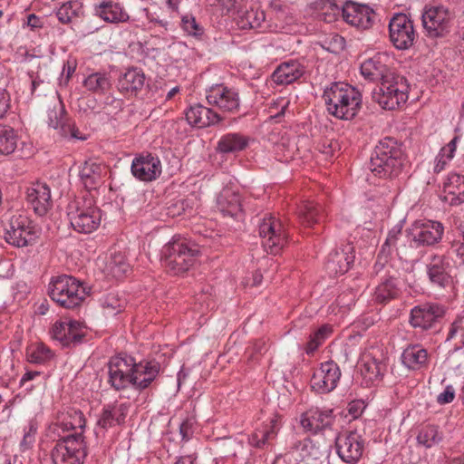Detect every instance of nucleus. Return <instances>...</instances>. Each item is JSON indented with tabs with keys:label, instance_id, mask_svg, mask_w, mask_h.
Returning <instances> with one entry per match:
<instances>
[{
	"label": "nucleus",
	"instance_id": "obj_42",
	"mask_svg": "<svg viewBox=\"0 0 464 464\" xmlns=\"http://www.w3.org/2000/svg\"><path fill=\"white\" fill-rule=\"evenodd\" d=\"M298 218L303 225L312 227L323 219V209L320 205L305 200L299 206Z\"/></svg>",
	"mask_w": 464,
	"mask_h": 464
},
{
	"label": "nucleus",
	"instance_id": "obj_17",
	"mask_svg": "<svg viewBox=\"0 0 464 464\" xmlns=\"http://www.w3.org/2000/svg\"><path fill=\"white\" fill-rule=\"evenodd\" d=\"M206 99L209 105L223 112L237 113L240 108L238 92L224 84H215L207 89Z\"/></svg>",
	"mask_w": 464,
	"mask_h": 464
},
{
	"label": "nucleus",
	"instance_id": "obj_21",
	"mask_svg": "<svg viewBox=\"0 0 464 464\" xmlns=\"http://www.w3.org/2000/svg\"><path fill=\"white\" fill-rule=\"evenodd\" d=\"M85 419L82 411L70 409L61 412L54 422L48 428V435L67 436L70 431L82 432L85 428Z\"/></svg>",
	"mask_w": 464,
	"mask_h": 464
},
{
	"label": "nucleus",
	"instance_id": "obj_19",
	"mask_svg": "<svg viewBox=\"0 0 464 464\" xmlns=\"http://www.w3.org/2000/svg\"><path fill=\"white\" fill-rule=\"evenodd\" d=\"M445 313L444 307L437 303H424L411 308L409 323L413 328L427 331L434 327Z\"/></svg>",
	"mask_w": 464,
	"mask_h": 464
},
{
	"label": "nucleus",
	"instance_id": "obj_46",
	"mask_svg": "<svg viewBox=\"0 0 464 464\" xmlns=\"http://www.w3.org/2000/svg\"><path fill=\"white\" fill-rule=\"evenodd\" d=\"M82 84L89 92L103 93L111 87V80L106 72H96L89 74Z\"/></svg>",
	"mask_w": 464,
	"mask_h": 464
},
{
	"label": "nucleus",
	"instance_id": "obj_10",
	"mask_svg": "<svg viewBox=\"0 0 464 464\" xmlns=\"http://www.w3.org/2000/svg\"><path fill=\"white\" fill-rule=\"evenodd\" d=\"M259 236L265 250L277 255L287 243V233L282 222L272 215H266L258 225Z\"/></svg>",
	"mask_w": 464,
	"mask_h": 464
},
{
	"label": "nucleus",
	"instance_id": "obj_39",
	"mask_svg": "<svg viewBox=\"0 0 464 464\" xmlns=\"http://www.w3.org/2000/svg\"><path fill=\"white\" fill-rule=\"evenodd\" d=\"M145 83V74L141 70L132 68L123 73L119 79V90L128 94H136Z\"/></svg>",
	"mask_w": 464,
	"mask_h": 464
},
{
	"label": "nucleus",
	"instance_id": "obj_29",
	"mask_svg": "<svg viewBox=\"0 0 464 464\" xmlns=\"http://www.w3.org/2000/svg\"><path fill=\"white\" fill-rule=\"evenodd\" d=\"M188 123L192 127L205 128L218 123L222 118L210 108L199 103L190 105L185 111Z\"/></svg>",
	"mask_w": 464,
	"mask_h": 464
},
{
	"label": "nucleus",
	"instance_id": "obj_25",
	"mask_svg": "<svg viewBox=\"0 0 464 464\" xmlns=\"http://www.w3.org/2000/svg\"><path fill=\"white\" fill-rule=\"evenodd\" d=\"M334 415L332 409L311 408L300 416L301 426L309 432L318 431L332 426Z\"/></svg>",
	"mask_w": 464,
	"mask_h": 464
},
{
	"label": "nucleus",
	"instance_id": "obj_8",
	"mask_svg": "<svg viewBox=\"0 0 464 464\" xmlns=\"http://www.w3.org/2000/svg\"><path fill=\"white\" fill-rule=\"evenodd\" d=\"M453 21L454 14L442 5H429L423 8L422 26L430 38L446 36L451 31Z\"/></svg>",
	"mask_w": 464,
	"mask_h": 464
},
{
	"label": "nucleus",
	"instance_id": "obj_31",
	"mask_svg": "<svg viewBox=\"0 0 464 464\" xmlns=\"http://www.w3.org/2000/svg\"><path fill=\"white\" fill-rule=\"evenodd\" d=\"M304 65L297 60L281 63L271 75L272 81L278 85L290 84L303 76Z\"/></svg>",
	"mask_w": 464,
	"mask_h": 464
},
{
	"label": "nucleus",
	"instance_id": "obj_2",
	"mask_svg": "<svg viewBox=\"0 0 464 464\" xmlns=\"http://www.w3.org/2000/svg\"><path fill=\"white\" fill-rule=\"evenodd\" d=\"M199 247L194 242L174 236L161 249V264L173 275H181L196 264L199 256Z\"/></svg>",
	"mask_w": 464,
	"mask_h": 464
},
{
	"label": "nucleus",
	"instance_id": "obj_48",
	"mask_svg": "<svg viewBox=\"0 0 464 464\" xmlns=\"http://www.w3.org/2000/svg\"><path fill=\"white\" fill-rule=\"evenodd\" d=\"M18 142L15 130L8 126L0 124V154L9 155L13 153Z\"/></svg>",
	"mask_w": 464,
	"mask_h": 464
},
{
	"label": "nucleus",
	"instance_id": "obj_27",
	"mask_svg": "<svg viewBox=\"0 0 464 464\" xmlns=\"http://www.w3.org/2000/svg\"><path fill=\"white\" fill-rule=\"evenodd\" d=\"M28 203L39 216H44L53 206L51 189L44 182L33 183L26 192Z\"/></svg>",
	"mask_w": 464,
	"mask_h": 464
},
{
	"label": "nucleus",
	"instance_id": "obj_3",
	"mask_svg": "<svg viewBox=\"0 0 464 464\" xmlns=\"http://www.w3.org/2000/svg\"><path fill=\"white\" fill-rule=\"evenodd\" d=\"M402 166V151L397 142L392 138L380 140L371 156L369 169L381 179L392 178L398 175Z\"/></svg>",
	"mask_w": 464,
	"mask_h": 464
},
{
	"label": "nucleus",
	"instance_id": "obj_4",
	"mask_svg": "<svg viewBox=\"0 0 464 464\" xmlns=\"http://www.w3.org/2000/svg\"><path fill=\"white\" fill-rule=\"evenodd\" d=\"M54 446L51 450L53 464H83L87 456V444L82 432H75L67 436L49 435Z\"/></svg>",
	"mask_w": 464,
	"mask_h": 464
},
{
	"label": "nucleus",
	"instance_id": "obj_56",
	"mask_svg": "<svg viewBox=\"0 0 464 464\" xmlns=\"http://www.w3.org/2000/svg\"><path fill=\"white\" fill-rule=\"evenodd\" d=\"M450 246L452 254L464 258V223L459 224L453 229Z\"/></svg>",
	"mask_w": 464,
	"mask_h": 464
},
{
	"label": "nucleus",
	"instance_id": "obj_20",
	"mask_svg": "<svg viewBox=\"0 0 464 464\" xmlns=\"http://www.w3.org/2000/svg\"><path fill=\"white\" fill-rule=\"evenodd\" d=\"M52 339L59 342L63 346L78 343L84 336L82 324L72 319L58 320L50 329Z\"/></svg>",
	"mask_w": 464,
	"mask_h": 464
},
{
	"label": "nucleus",
	"instance_id": "obj_12",
	"mask_svg": "<svg viewBox=\"0 0 464 464\" xmlns=\"http://www.w3.org/2000/svg\"><path fill=\"white\" fill-rule=\"evenodd\" d=\"M108 383L116 391L132 387L134 358L127 354L112 356L108 362Z\"/></svg>",
	"mask_w": 464,
	"mask_h": 464
},
{
	"label": "nucleus",
	"instance_id": "obj_59",
	"mask_svg": "<svg viewBox=\"0 0 464 464\" xmlns=\"http://www.w3.org/2000/svg\"><path fill=\"white\" fill-rule=\"evenodd\" d=\"M453 158L440 149L434 160L433 172L440 173L444 170Z\"/></svg>",
	"mask_w": 464,
	"mask_h": 464
},
{
	"label": "nucleus",
	"instance_id": "obj_9",
	"mask_svg": "<svg viewBox=\"0 0 464 464\" xmlns=\"http://www.w3.org/2000/svg\"><path fill=\"white\" fill-rule=\"evenodd\" d=\"M389 39L397 50H409L417 40L413 21L403 13L394 14L389 21Z\"/></svg>",
	"mask_w": 464,
	"mask_h": 464
},
{
	"label": "nucleus",
	"instance_id": "obj_44",
	"mask_svg": "<svg viewBox=\"0 0 464 464\" xmlns=\"http://www.w3.org/2000/svg\"><path fill=\"white\" fill-rule=\"evenodd\" d=\"M248 144V140L239 133H227L223 135L218 143L222 153H234L243 150Z\"/></svg>",
	"mask_w": 464,
	"mask_h": 464
},
{
	"label": "nucleus",
	"instance_id": "obj_49",
	"mask_svg": "<svg viewBox=\"0 0 464 464\" xmlns=\"http://www.w3.org/2000/svg\"><path fill=\"white\" fill-rule=\"evenodd\" d=\"M355 297L356 295L353 290L343 291L337 296L335 302L329 306L330 313L334 314L340 313L343 315L355 304Z\"/></svg>",
	"mask_w": 464,
	"mask_h": 464
},
{
	"label": "nucleus",
	"instance_id": "obj_40",
	"mask_svg": "<svg viewBox=\"0 0 464 464\" xmlns=\"http://www.w3.org/2000/svg\"><path fill=\"white\" fill-rule=\"evenodd\" d=\"M237 24L243 30L254 29L259 33H264L269 28L266 21L265 12L255 8H251L240 15Z\"/></svg>",
	"mask_w": 464,
	"mask_h": 464
},
{
	"label": "nucleus",
	"instance_id": "obj_43",
	"mask_svg": "<svg viewBox=\"0 0 464 464\" xmlns=\"http://www.w3.org/2000/svg\"><path fill=\"white\" fill-rule=\"evenodd\" d=\"M361 374L367 382L379 381L386 371V364L372 357H365L360 366Z\"/></svg>",
	"mask_w": 464,
	"mask_h": 464
},
{
	"label": "nucleus",
	"instance_id": "obj_11",
	"mask_svg": "<svg viewBox=\"0 0 464 464\" xmlns=\"http://www.w3.org/2000/svg\"><path fill=\"white\" fill-rule=\"evenodd\" d=\"M444 235V226L436 220H417L408 230L411 247L432 246L440 243Z\"/></svg>",
	"mask_w": 464,
	"mask_h": 464
},
{
	"label": "nucleus",
	"instance_id": "obj_24",
	"mask_svg": "<svg viewBox=\"0 0 464 464\" xmlns=\"http://www.w3.org/2000/svg\"><path fill=\"white\" fill-rule=\"evenodd\" d=\"M341 12L343 20L354 27L368 29L373 24V10L366 5L347 2Z\"/></svg>",
	"mask_w": 464,
	"mask_h": 464
},
{
	"label": "nucleus",
	"instance_id": "obj_58",
	"mask_svg": "<svg viewBox=\"0 0 464 464\" xmlns=\"http://www.w3.org/2000/svg\"><path fill=\"white\" fill-rule=\"evenodd\" d=\"M459 337V343L464 347V314H459L451 323L447 341Z\"/></svg>",
	"mask_w": 464,
	"mask_h": 464
},
{
	"label": "nucleus",
	"instance_id": "obj_35",
	"mask_svg": "<svg viewBox=\"0 0 464 464\" xmlns=\"http://www.w3.org/2000/svg\"><path fill=\"white\" fill-rule=\"evenodd\" d=\"M445 201L451 206L464 203V175L450 173L443 185Z\"/></svg>",
	"mask_w": 464,
	"mask_h": 464
},
{
	"label": "nucleus",
	"instance_id": "obj_33",
	"mask_svg": "<svg viewBox=\"0 0 464 464\" xmlns=\"http://www.w3.org/2000/svg\"><path fill=\"white\" fill-rule=\"evenodd\" d=\"M279 430L278 419L271 418L268 422L263 423L249 436L248 442L255 448H264L276 438Z\"/></svg>",
	"mask_w": 464,
	"mask_h": 464
},
{
	"label": "nucleus",
	"instance_id": "obj_34",
	"mask_svg": "<svg viewBox=\"0 0 464 464\" xmlns=\"http://www.w3.org/2000/svg\"><path fill=\"white\" fill-rule=\"evenodd\" d=\"M402 364L412 371H420L428 367V351L420 344H410L402 352Z\"/></svg>",
	"mask_w": 464,
	"mask_h": 464
},
{
	"label": "nucleus",
	"instance_id": "obj_32",
	"mask_svg": "<svg viewBox=\"0 0 464 464\" xmlns=\"http://www.w3.org/2000/svg\"><path fill=\"white\" fill-rule=\"evenodd\" d=\"M218 209L223 216L240 218L242 216L241 197L235 190L225 188L217 198Z\"/></svg>",
	"mask_w": 464,
	"mask_h": 464
},
{
	"label": "nucleus",
	"instance_id": "obj_13",
	"mask_svg": "<svg viewBox=\"0 0 464 464\" xmlns=\"http://www.w3.org/2000/svg\"><path fill=\"white\" fill-rule=\"evenodd\" d=\"M5 240L16 247L28 246L35 238V231L31 219L25 215H13L5 227Z\"/></svg>",
	"mask_w": 464,
	"mask_h": 464
},
{
	"label": "nucleus",
	"instance_id": "obj_55",
	"mask_svg": "<svg viewBox=\"0 0 464 464\" xmlns=\"http://www.w3.org/2000/svg\"><path fill=\"white\" fill-rule=\"evenodd\" d=\"M124 301L118 295L110 293L101 299V305L106 315H116L123 308Z\"/></svg>",
	"mask_w": 464,
	"mask_h": 464
},
{
	"label": "nucleus",
	"instance_id": "obj_23",
	"mask_svg": "<svg viewBox=\"0 0 464 464\" xmlns=\"http://www.w3.org/2000/svg\"><path fill=\"white\" fill-rule=\"evenodd\" d=\"M450 268V266L446 256L431 255L426 264V271L430 282L440 288L450 286L452 283Z\"/></svg>",
	"mask_w": 464,
	"mask_h": 464
},
{
	"label": "nucleus",
	"instance_id": "obj_47",
	"mask_svg": "<svg viewBox=\"0 0 464 464\" xmlns=\"http://www.w3.org/2000/svg\"><path fill=\"white\" fill-rule=\"evenodd\" d=\"M106 271L116 279H121L129 271L130 265L121 253H113L106 264Z\"/></svg>",
	"mask_w": 464,
	"mask_h": 464
},
{
	"label": "nucleus",
	"instance_id": "obj_26",
	"mask_svg": "<svg viewBox=\"0 0 464 464\" xmlns=\"http://www.w3.org/2000/svg\"><path fill=\"white\" fill-rule=\"evenodd\" d=\"M94 15L110 24L127 23L130 15L123 5L113 0H101L93 5Z\"/></svg>",
	"mask_w": 464,
	"mask_h": 464
},
{
	"label": "nucleus",
	"instance_id": "obj_15",
	"mask_svg": "<svg viewBox=\"0 0 464 464\" xmlns=\"http://www.w3.org/2000/svg\"><path fill=\"white\" fill-rule=\"evenodd\" d=\"M341 376V369L335 362H324L314 371L310 380L311 389L319 394L329 393L337 387Z\"/></svg>",
	"mask_w": 464,
	"mask_h": 464
},
{
	"label": "nucleus",
	"instance_id": "obj_7",
	"mask_svg": "<svg viewBox=\"0 0 464 464\" xmlns=\"http://www.w3.org/2000/svg\"><path fill=\"white\" fill-rule=\"evenodd\" d=\"M408 94L409 87L406 81L396 73L392 79L378 84L372 92L373 101L385 110H395L405 104Z\"/></svg>",
	"mask_w": 464,
	"mask_h": 464
},
{
	"label": "nucleus",
	"instance_id": "obj_36",
	"mask_svg": "<svg viewBox=\"0 0 464 464\" xmlns=\"http://www.w3.org/2000/svg\"><path fill=\"white\" fill-rule=\"evenodd\" d=\"M129 408L130 406L127 403H110L105 405L98 420V425L107 430L116 424L122 423L128 414Z\"/></svg>",
	"mask_w": 464,
	"mask_h": 464
},
{
	"label": "nucleus",
	"instance_id": "obj_64",
	"mask_svg": "<svg viewBox=\"0 0 464 464\" xmlns=\"http://www.w3.org/2000/svg\"><path fill=\"white\" fill-rule=\"evenodd\" d=\"M459 141V137L455 136L446 146L442 147L441 150L447 152L450 156L454 157Z\"/></svg>",
	"mask_w": 464,
	"mask_h": 464
},
{
	"label": "nucleus",
	"instance_id": "obj_5",
	"mask_svg": "<svg viewBox=\"0 0 464 464\" xmlns=\"http://www.w3.org/2000/svg\"><path fill=\"white\" fill-rule=\"evenodd\" d=\"M72 227L78 233L91 234L102 222V210L94 204L92 198L76 199L68 206L67 212Z\"/></svg>",
	"mask_w": 464,
	"mask_h": 464
},
{
	"label": "nucleus",
	"instance_id": "obj_53",
	"mask_svg": "<svg viewBox=\"0 0 464 464\" xmlns=\"http://www.w3.org/2000/svg\"><path fill=\"white\" fill-rule=\"evenodd\" d=\"M37 430V421L34 419H31L23 429V438L19 444V449L21 452H25L33 449L35 443Z\"/></svg>",
	"mask_w": 464,
	"mask_h": 464
},
{
	"label": "nucleus",
	"instance_id": "obj_62",
	"mask_svg": "<svg viewBox=\"0 0 464 464\" xmlns=\"http://www.w3.org/2000/svg\"><path fill=\"white\" fill-rule=\"evenodd\" d=\"M455 398L453 386L448 385L445 390L437 396V402L440 405L451 402Z\"/></svg>",
	"mask_w": 464,
	"mask_h": 464
},
{
	"label": "nucleus",
	"instance_id": "obj_45",
	"mask_svg": "<svg viewBox=\"0 0 464 464\" xmlns=\"http://www.w3.org/2000/svg\"><path fill=\"white\" fill-rule=\"evenodd\" d=\"M53 357V351L43 343H32L26 348V359L31 363L45 364Z\"/></svg>",
	"mask_w": 464,
	"mask_h": 464
},
{
	"label": "nucleus",
	"instance_id": "obj_50",
	"mask_svg": "<svg viewBox=\"0 0 464 464\" xmlns=\"http://www.w3.org/2000/svg\"><path fill=\"white\" fill-rule=\"evenodd\" d=\"M295 451L303 460L318 459L323 455L319 446L309 438L298 441L295 445Z\"/></svg>",
	"mask_w": 464,
	"mask_h": 464
},
{
	"label": "nucleus",
	"instance_id": "obj_51",
	"mask_svg": "<svg viewBox=\"0 0 464 464\" xmlns=\"http://www.w3.org/2000/svg\"><path fill=\"white\" fill-rule=\"evenodd\" d=\"M442 440V435L439 428L435 425L424 426L417 436V441L425 448H431L439 444Z\"/></svg>",
	"mask_w": 464,
	"mask_h": 464
},
{
	"label": "nucleus",
	"instance_id": "obj_57",
	"mask_svg": "<svg viewBox=\"0 0 464 464\" xmlns=\"http://www.w3.org/2000/svg\"><path fill=\"white\" fill-rule=\"evenodd\" d=\"M181 27L183 31L195 37H199L203 34L204 29L196 21V18L191 14H185L181 18Z\"/></svg>",
	"mask_w": 464,
	"mask_h": 464
},
{
	"label": "nucleus",
	"instance_id": "obj_18",
	"mask_svg": "<svg viewBox=\"0 0 464 464\" xmlns=\"http://www.w3.org/2000/svg\"><path fill=\"white\" fill-rule=\"evenodd\" d=\"M391 57L388 53H378L361 63L360 72L366 81L382 84L387 79H392L395 73L389 65Z\"/></svg>",
	"mask_w": 464,
	"mask_h": 464
},
{
	"label": "nucleus",
	"instance_id": "obj_28",
	"mask_svg": "<svg viewBox=\"0 0 464 464\" xmlns=\"http://www.w3.org/2000/svg\"><path fill=\"white\" fill-rule=\"evenodd\" d=\"M160 365L156 361L139 362L134 360L132 388L143 391L150 386L160 373Z\"/></svg>",
	"mask_w": 464,
	"mask_h": 464
},
{
	"label": "nucleus",
	"instance_id": "obj_38",
	"mask_svg": "<svg viewBox=\"0 0 464 464\" xmlns=\"http://www.w3.org/2000/svg\"><path fill=\"white\" fill-rule=\"evenodd\" d=\"M55 14L63 24L74 23L84 15L83 5L78 0L63 2L56 8Z\"/></svg>",
	"mask_w": 464,
	"mask_h": 464
},
{
	"label": "nucleus",
	"instance_id": "obj_63",
	"mask_svg": "<svg viewBox=\"0 0 464 464\" xmlns=\"http://www.w3.org/2000/svg\"><path fill=\"white\" fill-rule=\"evenodd\" d=\"M23 25L27 26L31 30L34 31L44 26V19L35 15L34 14H30L27 15L26 21L24 23Z\"/></svg>",
	"mask_w": 464,
	"mask_h": 464
},
{
	"label": "nucleus",
	"instance_id": "obj_14",
	"mask_svg": "<svg viewBox=\"0 0 464 464\" xmlns=\"http://www.w3.org/2000/svg\"><path fill=\"white\" fill-rule=\"evenodd\" d=\"M364 448L362 436L355 430L341 433L335 438L336 453L346 464H357L362 457Z\"/></svg>",
	"mask_w": 464,
	"mask_h": 464
},
{
	"label": "nucleus",
	"instance_id": "obj_6",
	"mask_svg": "<svg viewBox=\"0 0 464 464\" xmlns=\"http://www.w3.org/2000/svg\"><path fill=\"white\" fill-rule=\"evenodd\" d=\"M48 294L53 302L68 309L79 306L86 296L80 281L67 275L53 277L48 285Z\"/></svg>",
	"mask_w": 464,
	"mask_h": 464
},
{
	"label": "nucleus",
	"instance_id": "obj_30",
	"mask_svg": "<svg viewBox=\"0 0 464 464\" xmlns=\"http://www.w3.org/2000/svg\"><path fill=\"white\" fill-rule=\"evenodd\" d=\"M353 261V247L346 245L343 248L336 249L329 254L325 268L330 275H343L350 269Z\"/></svg>",
	"mask_w": 464,
	"mask_h": 464
},
{
	"label": "nucleus",
	"instance_id": "obj_54",
	"mask_svg": "<svg viewBox=\"0 0 464 464\" xmlns=\"http://www.w3.org/2000/svg\"><path fill=\"white\" fill-rule=\"evenodd\" d=\"M402 225L397 224L392 227L387 235L385 242L382 244L380 255L387 258L394 250L397 249V243L401 237Z\"/></svg>",
	"mask_w": 464,
	"mask_h": 464
},
{
	"label": "nucleus",
	"instance_id": "obj_37",
	"mask_svg": "<svg viewBox=\"0 0 464 464\" xmlns=\"http://www.w3.org/2000/svg\"><path fill=\"white\" fill-rule=\"evenodd\" d=\"M104 167L93 160H86L81 167L79 177L88 190L95 189L102 182Z\"/></svg>",
	"mask_w": 464,
	"mask_h": 464
},
{
	"label": "nucleus",
	"instance_id": "obj_52",
	"mask_svg": "<svg viewBox=\"0 0 464 464\" xmlns=\"http://www.w3.org/2000/svg\"><path fill=\"white\" fill-rule=\"evenodd\" d=\"M333 334V326L329 324L321 325L310 335L305 351L306 353H313L317 348Z\"/></svg>",
	"mask_w": 464,
	"mask_h": 464
},
{
	"label": "nucleus",
	"instance_id": "obj_1",
	"mask_svg": "<svg viewBox=\"0 0 464 464\" xmlns=\"http://www.w3.org/2000/svg\"><path fill=\"white\" fill-rule=\"evenodd\" d=\"M323 99L328 113L343 121H351L358 114L362 101L358 89L343 82L325 86Z\"/></svg>",
	"mask_w": 464,
	"mask_h": 464
},
{
	"label": "nucleus",
	"instance_id": "obj_22",
	"mask_svg": "<svg viewBox=\"0 0 464 464\" xmlns=\"http://www.w3.org/2000/svg\"><path fill=\"white\" fill-rule=\"evenodd\" d=\"M132 175L141 181H152L162 172L160 159L150 153H142L135 157L131 163Z\"/></svg>",
	"mask_w": 464,
	"mask_h": 464
},
{
	"label": "nucleus",
	"instance_id": "obj_41",
	"mask_svg": "<svg viewBox=\"0 0 464 464\" xmlns=\"http://www.w3.org/2000/svg\"><path fill=\"white\" fill-rule=\"evenodd\" d=\"M400 294L399 280L389 276L382 280L375 287L373 299L378 303H385L396 298Z\"/></svg>",
	"mask_w": 464,
	"mask_h": 464
},
{
	"label": "nucleus",
	"instance_id": "obj_60",
	"mask_svg": "<svg viewBox=\"0 0 464 464\" xmlns=\"http://www.w3.org/2000/svg\"><path fill=\"white\" fill-rule=\"evenodd\" d=\"M195 420L193 418H187L179 425V434L182 440L188 441L193 435Z\"/></svg>",
	"mask_w": 464,
	"mask_h": 464
},
{
	"label": "nucleus",
	"instance_id": "obj_16",
	"mask_svg": "<svg viewBox=\"0 0 464 464\" xmlns=\"http://www.w3.org/2000/svg\"><path fill=\"white\" fill-rule=\"evenodd\" d=\"M47 124L55 130L57 134L63 139L85 140L79 135V130L74 123L66 116L64 104L58 96V100L49 106L47 110Z\"/></svg>",
	"mask_w": 464,
	"mask_h": 464
},
{
	"label": "nucleus",
	"instance_id": "obj_61",
	"mask_svg": "<svg viewBox=\"0 0 464 464\" xmlns=\"http://www.w3.org/2000/svg\"><path fill=\"white\" fill-rule=\"evenodd\" d=\"M11 108V95L5 87H0V120L5 118Z\"/></svg>",
	"mask_w": 464,
	"mask_h": 464
}]
</instances>
